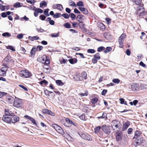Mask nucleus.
<instances>
[{
  "instance_id": "c85d7f7f",
  "label": "nucleus",
  "mask_w": 147,
  "mask_h": 147,
  "mask_svg": "<svg viewBox=\"0 0 147 147\" xmlns=\"http://www.w3.org/2000/svg\"><path fill=\"white\" fill-rule=\"evenodd\" d=\"M143 4H141V5L140 7H138L137 8V11L136 13V14H138V13H140V11H142V9H142V8H144L143 7Z\"/></svg>"
},
{
  "instance_id": "cd10ccee",
  "label": "nucleus",
  "mask_w": 147,
  "mask_h": 147,
  "mask_svg": "<svg viewBox=\"0 0 147 147\" xmlns=\"http://www.w3.org/2000/svg\"><path fill=\"white\" fill-rule=\"evenodd\" d=\"M98 27L101 30L103 31L105 29V26L102 23H100L98 25Z\"/></svg>"
},
{
  "instance_id": "7ed1b4c3",
  "label": "nucleus",
  "mask_w": 147,
  "mask_h": 147,
  "mask_svg": "<svg viewBox=\"0 0 147 147\" xmlns=\"http://www.w3.org/2000/svg\"><path fill=\"white\" fill-rule=\"evenodd\" d=\"M22 105V100L21 99L15 97L13 102V106L16 107H20Z\"/></svg>"
},
{
  "instance_id": "2f4dec72",
  "label": "nucleus",
  "mask_w": 147,
  "mask_h": 147,
  "mask_svg": "<svg viewBox=\"0 0 147 147\" xmlns=\"http://www.w3.org/2000/svg\"><path fill=\"white\" fill-rule=\"evenodd\" d=\"M57 9L59 10L60 11L62 10L63 8L62 5L60 4H57Z\"/></svg>"
},
{
  "instance_id": "f704fd0d",
  "label": "nucleus",
  "mask_w": 147,
  "mask_h": 147,
  "mask_svg": "<svg viewBox=\"0 0 147 147\" xmlns=\"http://www.w3.org/2000/svg\"><path fill=\"white\" fill-rule=\"evenodd\" d=\"M70 2L69 3V5L70 6L75 7H76V5L74 2L71 0H70Z\"/></svg>"
},
{
  "instance_id": "bb28decb",
  "label": "nucleus",
  "mask_w": 147,
  "mask_h": 147,
  "mask_svg": "<svg viewBox=\"0 0 147 147\" xmlns=\"http://www.w3.org/2000/svg\"><path fill=\"white\" fill-rule=\"evenodd\" d=\"M56 83L59 86H63L64 85V84L63 82L62 81L60 80H57L56 81Z\"/></svg>"
},
{
  "instance_id": "5701e85b",
  "label": "nucleus",
  "mask_w": 147,
  "mask_h": 147,
  "mask_svg": "<svg viewBox=\"0 0 147 147\" xmlns=\"http://www.w3.org/2000/svg\"><path fill=\"white\" fill-rule=\"evenodd\" d=\"M47 3L45 1H43L41 2L40 3V7L42 8L43 6L46 7L47 6Z\"/></svg>"
},
{
  "instance_id": "864d4df0",
  "label": "nucleus",
  "mask_w": 147,
  "mask_h": 147,
  "mask_svg": "<svg viewBox=\"0 0 147 147\" xmlns=\"http://www.w3.org/2000/svg\"><path fill=\"white\" fill-rule=\"evenodd\" d=\"M59 32L55 33L54 34H51V36L52 37H56L59 36Z\"/></svg>"
},
{
  "instance_id": "20e7f679",
  "label": "nucleus",
  "mask_w": 147,
  "mask_h": 147,
  "mask_svg": "<svg viewBox=\"0 0 147 147\" xmlns=\"http://www.w3.org/2000/svg\"><path fill=\"white\" fill-rule=\"evenodd\" d=\"M102 129L105 134H109L111 132V126L109 125H104L102 127Z\"/></svg>"
},
{
  "instance_id": "3c124183",
  "label": "nucleus",
  "mask_w": 147,
  "mask_h": 147,
  "mask_svg": "<svg viewBox=\"0 0 147 147\" xmlns=\"http://www.w3.org/2000/svg\"><path fill=\"white\" fill-rule=\"evenodd\" d=\"M21 7V6L20 5V3L18 2L16 3L14 5V7L17 8Z\"/></svg>"
},
{
  "instance_id": "473e14b6",
  "label": "nucleus",
  "mask_w": 147,
  "mask_h": 147,
  "mask_svg": "<svg viewBox=\"0 0 147 147\" xmlns=\"http://www.w3.org/2000/svg\"><path fill=\"white\" fill-rule=\"evenodd\" d=\"M103 36L106 38L107 39L109 38V36H111V35L108 32H105Z\"/></svg>"
},
{
  "instance_id": "09e8293b",
  "label": "nucleus",
  "mask_w": 147,
  "mask_h": 147,
  "mask_svg": "<svg viewBox=\"0 0 147 147\" xmlns=\"http://www.w3.org/2000/svg\"><path fill=\"white\" fill-rule=\"evenodd\" d=\"M125 36L126 35L125 34H123L120 36L119 38L121 39V40H124V39L125 38Z\"/></svg>"
},
{
  "instance_id": "6ab92c4d",
  "label": "nucleus",
  "mask_w": 147,
  "mask_h": 147,
  "mask_svg": "<svg viewBox=\"0 0 147 147\" xmlns=\"http://www.w3.org/2000/svg\"><path fill=\"white\" fill-rule=\"evenodd\" d=\"M25 117H27L28 119H29L33 124L35 125H36L37 124L35 122V120L34 119L32 118V117L26 115L24 116Z\"/></svg>"
},
{
  "instance_id": "412c9836",
  "label": "nucleus",
  "mask_w": 147,
  "mask_h": 147,
  "mask_svg": "<svg viewBox=\"0 0 147 147\" xmlns=\"http://www.w3.org/2000/svg\"><path fill=\"white\" fill-rule=\"evenodd\" d=\"M69 63L71 64H74L77 62V59L75 58H71L68 60Z\"/></svg>"
},
{
  "instance_id": "a18cd8bd",
  "label": "nucleus",
  "mask_w": 147,
  "mask_h": 147,
  "mask_svg": "<svg viewBox=\"0 0 147 147\" xmlns=\"http://www.w3.org/2000/svg\"><path fill=\"white\" fill-rule=\"evenodd\" d=\"M69 16L71 18L72 20H74L76 18V15L73 13H70Z\"/></svg>"
},
{
  "instance_id": "4c0bfd02",
  "label": "nucleus",
  "mask_w": 147,
  "mask_h": 147,
  "mask_svg": "<svg viewBox=\"0 0 147 147\" xmlns=\"http://www.w3.org/2000/svg\"><path fill=\"white\" fill-rule=\"evenodd\" d=\"M124 40H121V39L119 38V46L121 48H122L123 46V43Z\"/></svg>"
},
{
  "instance_id": "423d86ee",
  "label": "nucleus",
  "mask_w": 147,
  "mask_h": 147,
  "mask_svg": "<svg viewBox=\"0 0 147 147\" xmlns=\"http://www.w3.org/2000/svg\"><path fill=\"white\" fill-rule=\"evenodd\" d=\"M79 134L82 138L88 140H92L91 138L87 134H85L82 132H80Z\"/></svg>"
},
{
  "instance_id": "338daca9",
  "label": "nucleus",
  "mask_w": 147,
  "mask_h": 147,
  "mask_svg": "<svg viewBox=\"0 0 147 147\" xmlns=\"http://www.w3.org/2000/svg\"><path fill=\"white\" fill-rule=\"evenodd\" d=\"M40 18L42 20H44L46 18V17L44 15H41L39 16Z\"/></svg>"
},
{
  "instance_id": "e433bc0d",
  "label": "nucleus",
  "mask_w": 147,
  "mask_h": 147,
  "mask_svg": "<svg viewBox=\"0 0 147 147\" xmlns=\"http://www.w3.org/2000/svg\"><path fill=\"white\" fill-rule=\"evenodd\" d=\"M98 101V99L95 98H93L91 101V103L93 104H95Z\"/></svg>"
},
{
  "instance_id": "774afa93",
  "label": "nucleus",
  "mask_w": 147,
  "mask_h": 147,
  "mask_svg": "<svg viewBox=\"0 0 147 147\" xmlns=\"http://www.w3.org/2000/svg\"><path fill=\"white\" fill-rule=\"evenodd\" d=\"M98 60V59H96L93 57V58L92 59V62L93 63L95 64L97 63Z\"/></svg>"
},
{
  "instance_id": "0e129e2a",
  "label": "nucleus",
  "mask_w": 147,
  "mask_h": 147,
  "mask_svg": "<svg viewBox=\"0 0 147 147\" xmlns=\"http://www.w3.org/2000/svg\"><path fill=\"white\" fill-rule=\"evenodd\" d=\"M43 48V47L42 46L38 45L37 46V48H36V49H37V51H40L42 50Z\"/></svg>"
},
{
  "instance_id": "6e6d98bb",
  "label": "nucleus",
  "mask_w": 147,
  "mask_h": 147,
  "mask_svg": "<svg viewBox=\"0 0 147 147\" xmlns=\"http://www.w3.org/2000/svg\"><path fill=\"white\" fill-rule=\"evenodd\" d=\"M65 120L67 123L70 125H71V123H72V121L70 120L68 118H65Z\"/></svg>"
},
{
  "instance_id": "aec40b11",
  "label": "nucleus",
  "mask_w": 147,
  "mask_h": 147,
  "mask_svg": "<svg viewBox=\"0 0 147 147\" xmlns=\"http://www.w3.org/2000/svg\"><path fill=\"white\" fill-rule=\"evenodd\" d=\"M81 79H82V80L83 79L86 80L87 78V75L85 71L82 72L81 74Z\"/></svg>"
},
{
  "instance_id": "49530a36",
  "label": "nucleus",
  "mask_w": 147,
  "mask_h": 147,
  "mask_svg": "<svg viewBox=\"0 0 147 147\" xmlns=\"http://www.w3.org/2000/svg\"><path fill=\"white\" fill-rule=\"evenodd\" d=\"M94 57L96 59H97L99 60L100 59L99 53H96V54L94 55Z\"/></svg>"
},
{
  "instance_id": "680f3d73",
  "label": "nucleus",
  "mask_w": 147,
  "mask_h": 147,
  "mask_svg": "<svg viewBox=\"0 0 147 147\" xmlns=\"http://www.w3.org/2000/svg\"><path fill=\"white\" fill-rule=\"evenodd\" d=\"M48 83V82L45 80H44L43 81H40V84L41 85H42L44 83L45 85H46Z\"/></svg>"
},
{
  "instance_id": "0eeeda50",
  "label": "nucleus",
  "mask_w": 147,
  "mask_h": 147,
  "mask_svg": "<svg viewBox=\"0 0 147 147\" xmlns=\"http://www.w3.org/2000/svg\"><path fill=\"white\" fill-rule=\"evenodd\" d=\"M20 76L22 77L27 78L31 76V74L28 70H25L21 71Z\"/></svg>"
},
{
  "instance_id": "2eb2a0df",
  "label": "nucleus",
  "mask_w": 147,
  "mask_h": 147,
  "mask_svg": "<svg viewBox=\"0 0 147 147\" xmlns=\"http://www.w3.org/2000/svg\"><path fill=\"white\" fill-rule=\"evenodd\" d=\"M5 113L6 116H12L14 115V114L12 112L9 111L8 109H6L5 110Z\"/></svg>"
},
{
  "instance_id": "a211bd4d",
  "label": "nucleus",
  "mask_w": 147,
  "mask_h": 147,
  "mask_svg": "<svg viewBox=\"0 0 147 147\" xmlns=\"http://www.w3.org/2000/svg\"><path fill=\"white\" fill-rule=\"evenodd\" d=\"M141 134V132L140 131H135V133L134 136L133 137V139H136L139 138V137L140 136Z\"/></svg>"
},
{
  "instance_id": "4468645a",
  "label": "nucleus",
  "mask_w": 147,
  "mask_h": 147,
  "mask_svg": "<svg viewBox=\"0 0 147 147\" xmlns=\"http://www.w3.org/2000/svg\"><path fill=\"white\" fill-rule=\"evenodd\" d=\"M130 124V122L129 121H127L126 122L123 123L122 128V130L125 131L126 130Z\"/></svg>"
},
{
  "instance_id": "4be33fe9",
  "label": "nucleus",
  "mask_w": 147,
  "mask_h": 147,
  "mask_svg": "<svg viewBox=\"0 0 147 147\" xmlns=\"http://www.w3.org/2000/svg\"><path fill=\"white\" fill-rule=\"evenodd\" d=\"M74 78L77 81L82 80V79H81V77L79 74L77 73L76 74V76L74 77Z\"/></svg>"
},
{
  "instance_id": "69168bd1",
  "label": "nucleus",
  "mask_w": 147,
  "mask_h": 147,
  "mask_svg": "<svg viewBox=\"0 0 147 147\" xmlns=\"http://www.w3.org/2000/svg\"><path fill=\"white\" fill-rule=\"evenodd\" d=\"M54 127L55 128V129L57 131L59 129H60L61 128L60 127L56 124L54 126Z\"/></svg>"
},
{
  "instance_id": "72a5a7b5",
  "label": "nucleus",
  "mask_w": 147,
  "mask_h": 147,
  "mask_svg": "<svg viewBox=\"0 0 147 147\" xmlns=\"http://www.w3.org/2000/svg\"><path fill=\"white\" fill-rule=\"evenodd\" d=\"M63 26L66 28H71L70 24L68 23H65L64 24Z\"/></svg>"
},
{
  "instance_id": "9d476101",
  "label": "nucleus",
  "mask_w": 147,
  "mask_h": 147,
  "mask_svg": "<svg viewBox=\"0 0 147 147\" xmlns=\"http://www.w3.org/2000/svg\"><path fill=\"white\" fill-rule=\"evenodd\" d=\"M116 139L117 141H120L122 137V133L121 131L119 132V131L116 132Z\"/></svg>"
},
{
  "instance_id": "f03ea898",
  "label": "nucleus",
  "mask_w": 147,
  "mask_h": 147,
  "mask_svg": "<svg viewBox=\"0 0 147 147\" xmlns=\"http://www.w3.org/2000/svg\"><path fill=\"white\" fill-rule=\"evenodd\" d=\"M40 61L42 63H43L45 65H47L49 64L50 61L49 57H47L46 55H44L42 57L40 58L39 59Z\"/></svg>"
},
{
  "instance_id": "dca6fc26",
  "label": "nucleus",
  "mask_w": 147,
  "mask_h": 147,
  "mask_svg": "<svg viewBox=\"0 0 147 147\" xmlns=\"http://www.w3.org/2000/svg\"><path fill=\"white\" fill-rule=\"evenodd\" d=\"M11 118V122L13 123H16L19 121V118L17 116L15 115L14 116Z\"/></svg>"
},
{
  "instance_id": "a19ab883",
  "label": "nucleus",
  "mask_w": 147,
  "mask_h": 147,
  "mask_svg": "<svg viewBox=\"0 0 147 147\" xmlns=\"http://www.w3.org/2000/svg\"><path fill=\"white\" fill-rule=\"evenodd\" d=\"M77 5L78 6H81V7L83 6L84 5L82 1H80L78 2L77 3Z\"/></svg>"
},
{
  "instance_id": "37998d69",
  "label": "nucleus",
  "mask_w": 147,
  "mask_h": 147,
  "mask_svg": "<svg viewBox=\"0 0 147 147\" xmlns=\"http://www.w3.org/2000/svg\"><path fill=\"white\" fill-rule=\"evenodd\" d=\"M133 1H134L136 5H139L141 3L142 0H132Z\"/></svg>"
},
{
  "instance_id": "ea45409f",
  "label": "nucleus",
  "mask_w": 147,
  "mask_h": 147,
  "mask_svg": "<svg viewBox=\"0 0 147 147\" xmlns=\"http://www.w3.org/2000/svg\"><path fill=\"white\" fill-rule=\"evenodd\" d=\"M2 35L3 36L10 37L11 34L8 32H6L2 34Z\"/></svg>"
},
{
  "instance_id": "39448f33",
  "label": "nucleus",
  "mask_w": 147,
  "mask_h": 147,
  "mask_svg": "<svg viewBox=\"0 0 147 147\" xmlns=\"http://www.w3.org/2000/svg\"><path fill=\"white\" fill-rule=\"evenodd\" d=\"M11 60V57L9 56H7L4 59L3 65L5 67H8V65Z\"/></svg>"
},
{
  "instance_id": "b1692460",
  "label": "nucleus",
  "mask_w": 147,
  "mask_h": 147,
  "mask_svg": "<svg viewBox=\"0 0 147 147\" xmlns=\"http://www.w3.org/2000/svg\"><path fill=\"white\" fill-rule=\"evenodd\" d=\"M39 37L38 36H34L33 37L29 36L28 38L31 41H33L34 40H36L39 39Z\"/></svg>"
},
{
  "instance_id": "4d7b16f0",
  "label": "nucleus",
  "mask_w": 147,
  "mask_h": 147,
  "mask_svg": "<svg viewBox=\"0 0 147 147\" xmlns=\"http://www.w3.org/2000/svg\"><path fill=\"white\" fill-rule=\"evenodd\" d=\"M105 49V48L103 46H101L98 48L97 51L98 52H101Z\"/></svg>"
},
{
  "instance_id": "7c9ffc66",
  "label": "nucleus",
  "mask_w": 147,
  "mask_h": 147,
  "mask_svg": "<svg viewBox=\"0 0 147 147\" xmlns=\"http://www.w3.org/2000/svg\"><path fill=\"white\" fill-rule=\"evenodd\" d=\"M112 82L114 83L118 84L120 82V80L118 78H114L113 79Z\"/></svg>"
},
{
  "instance_id": "393cba45",
  "label": "nucleus",
  "mask_w": 147,
  "mask_h": 147,
  "mask_svg": "<svg viewBox=\"0 0 147 147\" xmlns=\"http://www.w3.org/2000/svg\"><path fill=\"white\" fill-rule=\"evenodd\" d=\"M37 51V49H36V48L33 47L30 52L31 55H34L35 54V52Z\"/></svg>"
},
{
  "instance_id": "ddd939ff",
  "label": "nucleus",
  "mask_w": 147,
  "mask_h": 147,
  "mask_svg": "<svg viewBox=\"0 0 147 147\" xmlns=\"http://www.w3.org/2000/svg\"><path fill=\"white\" fill-rule=\"evenodd\" d=\"M6 100L9 103L12 104L14 101L15 98L11 96H7L6 98Z\"/></svg>"
},
{
  "instance_id": "a878e982",
  "label": "nucleus",
  "mask_w": 147,
  "mask_h": 147,
  "mask_svg": "<svg viewBox=\"0 0 147 147\" xmlns=\"http://www.w3.org/2000/svg\"><path fill=\"white\" fill-rule=\"evenodd\" d=\"M141 9H142V11H140V13H139V16L140 17L144 16L145 13L144 12V8H142Z\"/></svg>"
},
{
  "instance_id": "c03bdc74",
  "label": "nucleus",
  "mask_w": 147,
  "mask_h": 147,
  "mask_svg": "<svg viewBox=\"0 0 147 147\" xmlns=\"http://www.w3.org/2000/svg\"><path fill=\"white\" fill-rule=\"evenodd\" d=\"M120 101V103L121 104H124L126 105H127V102L124 101V99L122 98H120L119 99Z\"/></svg>"
},
{
  "instance_id": "603ef678",
  "label": "nucleus",
  "mask_w": 147,
  "mask_h": 147,
  "mask_svg": "<svg viewBox=\"0 0 147 147\" xmlns=\"http://www.w3.org/2000/svg\"><path fill=\"white\" fill-rule=\"evenodd\" d=\"M62 16L65 19H68L69 18V16L67 13L63 14Z\"/></svg>"
},
{
  "instance_id": "f257e3e1",
  "label": "nucleus",
  "mask_w": 147,
  "mask_h": 147,
  "mask_svg": "<svg viewBox=\"0 0 147 147\" xmlns=\"http://www.w3.org/2000/svg\"><path fill=\"white\" fill-rule=\"evenodd\" d=\"M111 126L113 130L118 131L121 128L120 122L116 120H113L111 123Z\"/></svg>"
},
{
  "instance_id": "79ce46f5",
  "label": "nucleus",
  "mask_w": 147,
  "mask_h": 147,
  "mask_svg": "<svg viewBox=\"0 0 147 147\" xmlns=\"http://www.w3.org/2000/svg\"><path fill=\"white\" fill-rule=\"evenodd\" d=\"M138 100H134V101L132 102H129V104L131 105H133L135 106L136 104L138 103Z\"/></svg>"
},
{
  "instance_id": "052dcab7",
  "label": "nucleus",
  "mask_w": 147,
  "mask_h": 147,
  "mask_svg": "<svg viewBox=\"0 0 147 147\" xmlns=\"http://www.w3.org/2000/svg\"><path fill=\"white\" fill-rule=\"evenodd\" d=\"M49 10V9H45L44 12V14L47 16H49V14L48 13Z\"/></svg>"
},
{
  "instance_id": "9b49d317",
  "label": "nucleus",
  "mask_w": 147,
  "mask_h": 147,
  "mask_svg": "<svg viewBox=\"0 0 147 147\" xmlns=\"http://www.w3.org/2000/svg\"><path fill=\"white\" fill-rule=\"evenodd\" d=\"M42 112L44 114H47L51 116H54L55 115L54 113L52 112L50 110L47 109H43L42 110Z\"/></svg>"
},
{
  "instance_id": "6e6552de",
  "label": "nucleus",
  "mask_w": 147,
  "mask_h": 147,
  "mask_svg": "<svg viewBox=\"0 0 147 147\" xmlns=\"http://www.w3.org/2000/svg\"><path fill=\"white\" fill-rule=\"evenodd\" d=\"M143 140V139L142 137L138 139H135L134 140L133 145L134 146L136 147L138 145H140Z\"/></svg>"
},
{
  "instance_id": "13d9d810",
  "label": "nucleus",
  "mask_w": 147,
  "mask_h": 147,
  "mask_svg": "<svg viewBox=\"0 0 147 147\" xmlns=\"http://www.w3.org/2000/svg\"><path fill=\"white\" fill-rule=\"evenodd\" d=\"M7 49H9L13 51H15V49L11 46H8L7 47Z\"/></svg>"
},
{
  "instance_id": "5fc2aeb1",
  "label": "nucleus",
  "mask_w": 147,
  "mask_h": 147,
  "mask_svg": "<svg viewBox=\"0 0 147 147\" xmlns=\"http://www.w3.org/2000/svg\"><path fill=\"white\" fill-rule=\"evenodd\" d=\"M101 127L100 126H97L94 129L96 133L99 132L100 129H101Z\"/></svg>"
},
{
  "instance_id": "c756f323",
  "label": "nucleus",
  "mask_w": 147,
  "mask_h": 147,
  "mask_svg": "<svg viewBox=\"0 0 147 147\" xmlns=\"http://www.w3.org/2000/svg\"><path fill=\"white\" fill-rule=\"evenodd\" d=\"M112 48L110 47H107L106 49L104 51V52L107 53L110 52L112 50Z\"/></svg>"
},
{
  "instance_id": "f8f14e48",
  "label": "nucleus",
  "mask_w": 147,
  "mask_h": 147,
  "mask_svg": "<svg viewBox=\"0 0 147 147\" xmlns=\"http://www.w3.org/2000/svg\"><path fill=\"white\" fill-rule=\"evenodd\" d=\"M11 118L8 116H3L2 118V120L8 123H11Z\"/></svg>"
},
{
  "instance_id": "1a4fd4ad",
  "label": "nucleus",
  "mask_w": 147,
  "mask_h": 147,
  "mask_svg": "<svg viewBox=\"0 0 147 147\" xmlns=\"http://www.w3.org/2000/svg\"><path fill=\"white\" fill-rule=\"evenodd\" d=\"M132 90L133 91H138L139 90V85L136 83H134L131 85Z\"/></svg>"
},
{
  "instance_id": "e2e57ef3",
  "label": "nucleus",
  "mask_w": 147,
  "mask_h": 147,
  "mask_svg": "<svg viewBox=\"0 0 147 147\" xmlns=\"http://www.w3.org/2000/svg\"><path fill=\"white\" fill-rule=\"evenodd\" d=\"M79 117L80 119L84 121L86 120L85 115H84L83 114L81 115Z\"/></svg>"
},
{
  "instance_id": "de8ad7c7",
  "label": "nucleus",
  "mask_w": 147,
  "mask_h": 147,
  "mask_svg": "<svg viewBox=\"0 0 147 147\" xmlns=\"http://www.w3.org/2000/svg\"><path fill=\"white\" fill-rule=\"evenodd\" d=\"M84 16L83 15H79L77 17V18L78 19L77 20L78 21H79L80 20H81L83 17Z\"/></svg>"
},
{
  "instance_id": "bf43d9fd",
  "label": "nucleus",
  "mask_w": 147,
  "mask_h": 147,
  "mask_svg": "<svg viewBox=\"0 0 147 147\" xmlns=\"http://www.w3.org/2000/svg\"><path fill=\"white\" fill-rule=\"evenodd\" d=\"M87 52L88 53H93L95 52V51L94 49H88L87 50Z\"/></svg>"
},
{
  "instance_id": "8fccbe9b",
  "label": "nucleus",
  "mask_w": 147,
  "mask_h": 147,
  "mask_svg": "<svg viewBox=\"0 0 147 147\" xmlns=\"http://www.w3.org/2000/svg\"><path fill=\"white\" fill-rule=\"evenodd\" d=\"M57 132L58 133H59V134H62V135H63L64 134L63 130V129H62V128H61L60 129H59L58 130Z\"/></svg>"
},
{
  "instance_id": "58836bf2",
  "label": "nucleus",
  "mask_w": 147,
  "mask_h": 147,
  "mask_svg": "<svg viewBox=\"0 0 147 147\" xmlns=\"http://www.w3.org/2000/svg\"><path fill=\"white\" fill-rule=\"evenodd\" d=\"M140 87L142 90H144L147 88V86L144 84L141 85Z\"/></svg>"
},
{
  "instance_id": "c9c22d12",
  "label": "nucleus",
  "mask_w": 147,
  "mask_h": 147,
  "mask_svg": "<svg viewBox=\"0 0 147 147\" xmlns=\"http://www.w3.org/2000/svg\"><path fill=\"white\" fill-rule=\"evenodd\" d=\"M61 15V14L60 13H56L54 15L53 17L54 18H57L60 17Z\"/></svg>"
},
{
  "instance_id": "f3484780",
  "label": "nucleus",
  "mask_w": 147,
  "mask_h": 147,
  "mask_svg": "<svg viewBox=\"0 0 147 147\" xmlns=\"http://www.w3.org/2000/svg\"><path fill=\"white\" fill-rule=\"evenodd\" d=\"M79 9L84 14H87L88 13V11L87 9L82 7H79Z\"/></svg>"
}]
</instances>
